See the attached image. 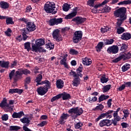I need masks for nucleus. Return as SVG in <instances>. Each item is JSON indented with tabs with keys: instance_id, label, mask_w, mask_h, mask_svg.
<instances>
[{
	"instance_id": "0eeeda50",
	"label": "nucleus",
	"mask_w": 131,
	"mask_h": 131,
	"mask_svg": "<svg viewBox=\"0 0 131 131\" xmlns=\"http://www.w3.org/2000/svg\"><path fill=\"white\" fill-rule=\"evenodd\" d=\"M51 83L48 84H45L43 86H40L38 89H37V92L38 93V95L40 96H45L46 93L49 92V90L50 89H52L51 86Z\"/></svg>"
},
{
	"instance_id": "412c9836",
	"label": "nucleus",
	"mask_w": 131,
	"mask_h": 131,
	"mask_svg": "<svg viewBox=\"0 0 131 131\" xmlns=\"http://www.w3.org/2000/svg\"><path fill=\"white\" fill-rule=\"evenodd\" d=\"M9 94H14L16 93L17 94H18V95H21V94L23 93V90L19 89H9Z\"/></svg>"
},
{
	"instance_id": "b1692460",
	"label": "nucleus",
	"mask_w": 131,
	"mask_h": 131,
	"mask_svg": "<svg viewBox=\"0 0 131 131\" xmlns=\"http://www.w3.org/2000/svg\"><path fill=\"white\" fill-rule=\"evenodd\" d=\"M52 36L56 41H61L62 40V35L60 33H52Z\"/></svg>"
},
{
	"instance_id": "f03ea898",
	"label": "nucleus",
	"mask_w": 131,
	"mask_h": 131,
	"mask_svg": "<svg viewBox=\"0 0 131 131\" xmlns=\"http://www.w3.org/2000/svg\"><path fill=\"white\" fill-rule=\"evenodd\" d=\"M15 71V70H13L9 74V79L11 80L13 78L14 82H17L18 80L21 79L23 78L22 76L23 74L27 75L31 73L30 70L27 69L25 70H23V69H18L17 71Z\"/></svg>"
},
{
	"instance_id": "a19ab883",
	"label": "nucleus",
	"mask_w": 131,
	"mask_h": 131,
	"mask_svg": "<svg viewBox=\"0 0 131 131\" xmlns=\"http://www.w3.org/2000/svg\"><path fill=\"white\" fill-rule=\"evenodd\" d=\"M110 89H111V84L106 85L102 89V92L103 93H107V92H109V91H110Z\"/></svg>"
},
{
	"instance_id": "c85d7f7f",
	"label": "nucleus",
	"mask_w": 131,
	"mask_h": 131,
	"mask_svg": "<svg viewBox=\"0 0 131 131\" xmlns=\"http://www.w3.org/2000/svg\"><path fill=\"white\" fill-rule=\"evenodd\" d=\"M0 7L1 9H8L9 8V3L5 1H1L0 2Z\"/></svg>"
},
{
	"instance_id": "4be33fe9",
	"label": "nucleus",
	"mask_w": 131,
	"mask_h": 131,
	"mask_svg": "<svg viewBox=\"0 0 131 131\" xmlns=\"http://www.w3.org/2000/svg\"><path fill=\"white\" fill-rule=\"evenodd\" d=\"M121 57H122V59H123V61L129 60L131 58V53L129 52H128L127 53H123L121 55Z\"/></svg>"
},
{
	"instance_id": "680f3d73",
	"label": "nucleus",
	"mask_w": 131,
	"mask_h": 131,
	"mask_svg": "<svg viewBox=\"0 0 131 131\" xmlns=\"http://www.w3.org/2000/svg\"><path fill=\"white\" fill-rule=\"evenodd\" d=\"M121 125L122 128H126L127 127H128V126H129V125L128 124V123L126 122L121 123Z\"/></svg>"
},
{
	"instance_id": "ea45409f",
	"label": "nucleus",
	"mask_w": 131,
	"mask_h": 131,
	"mask_svg": "<svg viewBox=\"0 0 131 131\" xmlns=\"http://www.w3.org/2000/svg\"><path fill=\"white\" fill-rule=\"evenodd\" d=\"M109 78H106L105 75L101 76L100 77V81L101 83H106L108 82Z\"/></svg>"
},
{
	"instance_id": "774afa93",
	"label": "nucleus",
	"mask_w": 131,
	"mask_h": 131,
	"mask_svg": "<svg viewBox=\"0 0 131 131\" xmlns=\"http://www.w3.org/2000/svg\"><path fill=\"white\" fill-rule=\"evenodd\" d=\"M104 11L107 13H109V12L111 11V8L109 6H106V7H104Z\"/></svg>"
},
{
	"instance_id": "79ce46f5",
	"label": "nucleus",
	"mask_w": 131,
	"mask_h": 131,
	"mask_svg": "<svg viewBox=\"0 0 131 131\" xmlns=\"http://www.w3.org/2000/svg\"><path fill=\"white\" fill-rule=\"evenodd\" d=\"M59 99H61V94H60L52 97L51 99V103H53V102H55V101L57 100H59Z\"/></svg>"
},
{
	"instance_id": "0e129e2a",
	"label": "nucleus",
	"mask_w": 131,
	"mask_h": 131,
	"mask_svg": "<svg viewBox=\"0 0 131 131\" xmlns=\"http://www.w3.org/2000/svg\"><path fill=\"white\" fill-rule=\"evenodd\" d=\"M125 89V85L124 84H123L121 86L119 87V88L117 89V91H119V92H121L122 91H123Z\"/></svg>"
},
{
	"instance_id": "49530a36",
	"label": "nucleus",
	"mask_w": 131,
	"mask_h": 131,
	"mask_svg": "<svg viewBox=\"0 0 131 131\" xmlns=\"http://www.w3.org/2000/svg\"><path fill=\"white\" fill-rule=\"evenodd\" d=\"M83 69V67H82V64H80L78 68L76 69V74H81V72H82Z\"/></svg>"
},
{
	"instance_id": "6e6552de",
	"label": "nucleus",
	"mask_w": 131,
	"mask_h": 131,
	"mask_svg": "<svg viewBox=\"0 0 131 131\" xmlns=\"http://www.w3.org/2000/svg\"><path fill=\"white\" fill-rule=\"evenodd\" d=\"M69 114H76V117L77 116H80L83 113V110L82 108L76 107L75 108H72L68 111Z\"/></svg>"
},
{
	"instance_id": "bf43d9fd",
	"label": "nucleus",
	"mask_w": 131,
	"mask_h": 131,
	"mask_svg": "<svg viewBox=\"0 0 131 131\" xmlns=\"http://www.w3.org/2000/svg\"><path fill=\"white\" fill-rule=\"evenodd\" d=\"M69 30H70V28L66 27L61 29V32L62 33H67Z\"/></svg>"
},
{
	"instance_id": "473e14b6",
	"label": "nucleus",
	"mask_w": 131,
	"mask_h": 131,
	"mask_svg": "<svg viewBox=\"0 0 131 131\" xmlns=\"http://www.w3.org/2000/svg\"><path fill=\"white\" fill-rule=\"evenodd\" d=\"M9 64H10V62L9 61H2V63L1 64V67L2 68H6V69H8V68H9Z\"/></svg>"
},
{
	"instance_id": "cd10ccee",
	"label": "nucleus",
	"mask_w": 131,
	"mask_h": 131,
	"mask_svg": "<svg viewBox=\"0 0 131 131\" xmlns=\"http://www.w3.org/2000/svg\"><path fill=\"white\" fill-rule=\"evenodd\" d=\"M103 46H104V42H99L95 47L96 51L98 53H100V52H101V50L103 49Z\"/></svg>"
},
{
	"instance_id": "4c0bfd02",
	"label": "nucleus",
	"mask_w": 131,
	"mask_h": 131,
	"mask_svg": "<svg viewBox=\"0 0 131 131\" xmlns=\"http://www.w3.org/2000/svg\"><path fill=\"white\" fill-rule=\"evenodd\" d=\"M19 129H21V127L18 126H13L11 125L9 127L10 131H14V130H19Z\"/></svg>"
},
{
	"instance_id": "c9c22d12",
	"label": "nucleus",
	"mask_w": 131,
	"mask_h": 131,
	"mask_svg": "<svg viewBox=\"0 0 131 131\" xmlns=\"http://www.w3.org/2000/svg\"><path fill=\"white\" fill-rule=\"evenodd\" d=\"M46 47L47 49H49V50H54L55 45L51 42H49L46 45Z\"/></svg>"
},
{
	"instance_id": "c756f323",
	"label": "nucleus",
	"mask_w": 131,
	"mask_h": 131,
	"mask_svg": "<svg viewBox=\"0 0 131 131\" xmlns=\"http://www.w3.org/2000/svg\"><path fill=\"white\" fill-rule=\"evenodd\" d=\"M88 58H85L82 60V63L83 65H85L86 66H89L92 64V61L90 60Z\"/></svg>"
},
{
	"instance_id": "2f4dec72",
	"label": "nucleus",
	"mask_w": 131,
	"mask_h": 131,
	"mask_svg": "<svg viewBox=\"0 0 131 131\" xmlns=\"http://www.w3.org/2000/svg\"><path fill=\"white\" fill-rule=\"evenodd\" d=\"M130 68V64L128 63H125L123 67H122V72H125L127 71L128 69Z\"/></svg>"
},
{
	"instance_id": "37998d69",
	"label": "nucleus",
	"mask_w": 131,
	"mask_h": 131,
	"mask_svg": "<svg viewBox=\"0 0 131 131\" xmlns=\"http://www.w3.org/2000/svg\"><path fill=\"white\" fill-rule=\"evenodd\" d=\"M131 4V0H125L124 1L120 2L118 4L119 6L120 5H130Z\"/></svg>"
},
{
	"instance_id": "1a4fd4ad",
	"label": "nucleus",
	"mask_w": 131,
	"mask_h": 131,
	"mask_svg": "<svg viewBox=\"0 0 131 131\" xmlns=\"http://www.w3.org/2000/svg\"><path fill=\"white\" fill-rule=\"evenodd\" d=\"M27 28H24L21 30L22 33H27L28 31H34L36 29L34 23L29 22L27 23Z\"/></svg>"
},
{
	"instance_id": "7c9ffc66",
	"label": "nucleus",
	"mask_w": 131,
	"mask_h": 131,
	"mask_svg": "<svg viewBox=\"0 0 131 131\" xmlns=\"http://www.w3.org/2000/svg\"><path fill=\"white\" fill-rule=\"evenodd\" d=\"M36 82L37 83L36 84V86H38V85H42V84H49L50 83H51V82H50L48 80H46L42 81L41 82L38 81V82Z\"/></svg>"
},
{
	"instance_id": "603ef678",
	"label": "nucleus",
	"mask_w": 131,
	"mask_h": 131,
	"mask_svg": "<svg viewBox=\"0 0 131 131\" xmlns=\"http://www.w3.org/2000/svg\"><path fill=\"white\" fill-rule=\"evenodd\" d=\"M114 112V111L113 110H110L106 112V114L107 115V117L110 119V118H112V113Z\"/></svg>"
},
{
	"instance_id": "7ed1b4c3",
	"label": "nucleus",
	"mask_w": 131,
	"mask_h": 131,
	"mask_svg": "<svg viewBox=\"0 0 131 131\" xmlns=\"http://www.w3.org/2000/svg\"><path fill=\"white\" fill-rule=\"evenodd\" d=\"M70 75H72L74 77V80L72 81V84L74 86H78L79 84H80V81H81V79H80V77H82V74H76V72L73 71L72 70H71L70 72Z\"/></svg>"
},
{
	"instance_id": "a878e982",
	"label": "nucleus",
	"mask_w": 131,
	"mask_h": 131,
	"mask_svg": "<svg viewBox=\"0 0 131 131\" xmlns=\"http://www.w3.org/2000/svg\"><path fill=\"white\" fill-rule=\"evenodd\" d=\"M121 38L123 40H128V39H130V33H123V34L121 35Z\"/></svg>"
},
{
	"instance_id": "a18cd8bd",
	"label": "nucleus",
	"mask_w": 131,
	"mask_h": 131,
	"mask_svg": "<svg viewBox=\"0 0 131 131\" xmlns=\"http://www.w3.org/2000/svg\"><path fill=\"white\" fill-rule=\"evenodd\" d=\"M128 49V47L126 45L125 43H122L121 46V48L120 49V51H121L122 52H124L126 51Z\"/></svg>"
},
{
	"instance_id": "052dcab7",
	"label": "nucleus",
	"mask_w": 131,
	"mask_h": 131,
	"mask_svg": "<svg viewBox=\"0 0 131 131\" xmlns=\"http://www.w3.org/2000/svg\"><path fill=\"white\" fill-rule=\"evenodd\" d=\"M2 119L4 121H7L9 119V115L8 114H4L2 117Z\"/></svg>"
},
{
	"instance_id": "e433bc0d",
	"label": "nucleus",
	"mask_w": 131,
	"mask_h": 131,
	"mask_svg": "<svg viewBox=\"0 0 131 131\" xmlns=\"http://www.w3.org/2000/svg\"><path fill=\"white\" fill-rule=\"evenodd\" d=\"M104 45L108 46V45H112L114 42L113 39H106L104 40Z\"/></svg>"
},
{
	"instance_id": "2eb2a0df",
	"label": "nucleus",
	"mask_w": 131,
	"mask_h": 131,
	"mask_svg": "<svg viewBox=\"0 0 131 131\" xmlns=\"http://www.w3.org/2000/svg\"><path fill=\"white\" fill-rule=\"evenodd\" d=\"M86 20V18L85 17H82L80 16H77L76 17H74L72 21H74L76 23V24H82V23H84L85 22V20Z\"/></svg>"
},
{
	"instance_id": "f3484780",
	"label": "nucleus",
	"mask_w": 131,
	"mask_h": 131,
	"mask_svg": "<svg viewBox=\"0 0 131 131\" xmlns=\"http://www.w3.org/2000/svg\"><path fill=\"white\" fill-rule=\"evenodd\" d=\"M67 57H68V54H66L63 56V59H62L60 61V65H63L64 67V68H67V69H68L69 68V66H68V64L67 63Z\"/></svg>"
},
{
	"instance_id": "f704fd0d",
	"label": "nucleus",
	"mask_w": 131,
	"mask_h": 131,
	"mask_svg": "<svg viewBox=\"0 0 131 131\" xmlns=\"http://www.w3.org/2000/svg\"><path fill=\"white\" fill-rule=\"evenodd\" d=\"M83 126V123L81 122H79L74 124V127L76 129H80V127H82Z\"/></svg>"
},
{
	"instance_id": "58836bf2",
	"label": "nucleus",
	"mask_w": 131,
	"mask_h": 131,
	"mask_svg": "<svg viewBox=\"0 0 131 131\" xmlns=\"http://www.w3.org/2000/svg\"><path fill=\"white\" fill-rule=\"evenodd\" d=\"M24 47L25 50H27L28 52H30V50H31V47L30 46V42H27L24 43Z\"/></svg>"
},
{
	"instance_id": "de8ad7c7",
	"label": "nucleus",
	"mask_w": 131,
	"mask_h": 131,
	"mask_svg": "<svg viewBox=\"0 0 131 131\" xmlns=\"http://www.w3.org/2000/svg\"><path fill=\"white\" fill-rule=\"evenodd\" d=\"M42 80V75L38 74L36 79H35V82H38V81H41Z\"/></svg>"
},
{
	"instance_id": "bb28decb",
	"label": "nucleus",
	"mask_w": 131,
	"mask_h": 131,
	"mask_svg": "<svg viewBox=\"0 0 131 131\" xmlns=\"http://www.w3.org/2000/svg\"><path fill=\"white\" fill-rule=\"evenodd\" d=\"M110 97V96L109 95H105L104 94L101 95L98 98V102L101 103V102H103V101H105V100L109 99Z\"/></svg>"
},
{
	"instance_id": "4d7b16f0",
	"label": "nucleus",
	"mask_w": 131,
	"mask_h": 131,
	"mask_svg": "<svg viewBox=\"0 0 131 131\" xmlns=\"http://www.w3.org/2000/svg\"><path fill=\"white\" fill-rule=\"evenodd\" d=\"M47 124H48V122L47 121H43L40 123L38 124L37 126L42 127V126H45V125H47Z\"/></svg>"
},
{
	"instance_id": "a211bd4d",
	"label": "nucleus",
	"mask_w": 131,
	"mask_h": 131,
	"mask_svg": "<svg viewBox=\"0 0 131 131\" xmlns=\"http://www.w3.org/2000/svg\"><path fill=\"white\" fill-rule=\"evenodd\" d=\"M74 12L70 13L69 15L65 17V19H72L73 17H75L77 14V7H75L73 9Z\"/></svg>"
},
{
	"instance_id": "f8f14e48",
	"label": "nucleus",
	"mask_w": 131,
	"mask_h": 131,
	"mask_svg": "<svg viewBox=\"0 0 131 131\" xmlns=\"http://www.w3.org/2000/svg\"><path fill=\"white\" fill-rule=\"evenodd\" d=\"M99 125L100 127H104V126H110L112 125V123H111V120L105 119L101 120L99 123Z\"/></svg>"
},
{
	"instance_id": "f257e3e1",
	"label": "nucleus",
	"mask_w": 131,
	"mask_h": 131,
	"mask_svg": "<svg viewBox=\"0 0 131 131\" xmlns=\"http://www.w3.org/2000/svg\"><path fill=\"white\" fill-rule=\"evenodd\" d=\"M126 8L125 7H121L114 11V16L117 19V25L119 26L117 28V33H123L125 31L124 28L121 26V24L126 20Z\"/></svg>"
},
{
	"instance_id": "69168bd1",
	"label": "nucleus",
	"mask_w": 131,
	"mask_h": 131,
	"mask_svg": "<svg viewBox=\"0 0 131 131\" xmlns=\"http://www.w3.org/2000/svg\"><path fill=\"white\" fill-rule=\"evenodd\" d=\"M112 99H110L107 102V105L108 108H111V105H112Z\"/></svg>"
},
{
	"instance_id": "dca6fc26",
	"label": "nucleus",
	"mask_w": 131,
	"mask_h": 131,
	"mask_svg": "<svg viewBox=\"0 0 131 131\" xmlns=\"http://www.w3.org/2000/svg\"><path fill=\"white\" fill-rule=\"evenodd\" d=\"M114 119L112 120V124H114V126H116L117 125V122L120 121L121 118L118 116V114H113Z\"/></svg>"
},
{
	"instance_id": "6ab92c4d",
	"label": "nucleus",
	"mask_w": 131,
	"mask_h": 131,
	"mask_svg": "<svg viewBox=\"0 0 131 131\" xmlns=\"http://www.w3.org/2000/svg\"><path fill=\"white\" fill-rule=\"evenodd\" d=\"M22 116H24V112L20 111L18 113L14 112L12 115V118H21Z\"/></svg>"
},
{
	"instance_id": "5701e85b",
	"label": "nucleus",
	"mask_w": 131,
	"mask_h": 131,
	"mask_svg": "<svg viewBox=\"0 0 131 131\" xmlns=\"http://www.w3.org/2000/svg\"><path fill=\"white\" fill-rule=\"evenodd\" d=\"M20 121L22 122V123L26 124L25 126H28V125L30 124V120H29V118L24 117L20 119Z\"/></svg>"
},
{
	"instance_id": "393cba45",
	"label": "nucleus",
	"mask_w": 131,
	"mask_h": 131,
	"mask_svg": "<svg viewBox=\"0 0 131 131\" xmlns=\"http://www.w3.org/2000/svg\"><path fill=\"white\" fill-rule=\"evenodd\" d=\"M61 95V98H62V100H69V99H71V96L66 92H63L62 94H59Z\"/></svg>"
},
{
	"instance_id": "09e8293b",
	"label": "nucleus",
	"mask_w": 131,
	"mask_h": 131,
	"mask_svg": "<svg viewBox=\"0 0 131 131\" xmlns=\"http://www.w3.org/2000/svg\"><path fill=\"white\" fill-rule=\"evenodd\" d=\"M109 30H110V28H109L108 27H103V28H101V32L102 33L107 32V31H109Z\"/></svg>"
},
{
	"instance_id": "423d86ee",
	"label": "nucleus",
	"mask_w": 131,
	"mask_h": 131,
	"mask_svg": "<svg viewBox=\"0 0 131 131\" xmlns=\"http://www.w3.org/2000/svg\"><path fill=\"white\" fill-rule=\"evenodd\" d=\"M56 9V5L53 2H47L44 6V10L48 14H56L57 11H55Z\"/></svg>"
},
{
	"instance_id": "20e7f679",
	"label": "nucleus",
	"mask_w": 131,
	"mask_h": 131,
	"mask_svg": "<svg viewBox=\"0 0 131 131\" xmlns=\"http://www.w3.org/2000/svg\"><path fill=\"white\" fill-rule=\"evenodd\" d=\"M96 1L97 0H89L88 2V6H90V7H94V8L92 9L93 13H97L98 8H100V7H102V6H105L106 4L109 3V0H104L101 4H96L94 6V4H95Z\"/></svg>"
},
{
	"instance_id": "864d4df0",
	"label": "nucleus",
	"mask_w": 131,
	"mask_h": 131,
	"mask_svg": "<svg viewBox=\"0 0 131 131\" xmlns=\"http://www.w3.org/2000/svg\"><path fill=\"white\" fill-rule=\"evenodd\" d=\"M70 55H77V54H78V51L75 49H71L70 50Z\"/></svg>"
},
{
	"instance_id": "338daca9",
	"label": "nucleus",
	"mask_w": 131,
	"mask_h": 131,
	"mask_svg": "<svg viewBox=\"0 0 131 131\" xmlns=\"http://www.w3.org/2000/svg\"><path fill=\"white\" fill-rule=\"evenodd\" d=\"M68 114L63 113L60 117H61V118H62L63 119H64V120H66V119H67V118L68 117Z\"/></svg>"
},
{
	"instance_id": "13d9d810",
	"label": "nucleus",
	"mask_w": 131,
	"mask_h": 131,
	"mask_svg": "<svg viewBox=\"0 0 131 131\" xmlns=\"http://www.w3.org/2000/svg\"><path fill=\"white\" fill-rule=\"evenodd\" d=\"M123 113L124 114V117L126 119L127 117H128V115H129V112L127 110H125L123 111Z\"/></svg>"
},
{
	"instance_id": "c03bdc74",
	"label": "nucleus",
	"mask_w": 131,
	"mask_h": 131,
	"mask_svg": "<svg viewBox=\"0 0 131 131\" xmlns=\"http://www.w3.org/2000/svg\"><path fill=\"white\" fill-rule=\"evenodd\" d=\"M62 9L64 12H68L70 9V5L66 3L63 5Z\"/></svg>"
},
{
	"instance_id": "6e6d98bb",
	"label": "nucleus",
	"mask_w": 131,
	"mask_h": 131,
	"mask_svg": "<svg viewBox=\"0 0 131 131\" xmlns=\"http://www.w3.org/2000/svg\"><path fill=\"white\" fill-rule=\"evenodd\" d=\"M103 118H105V116L103 113L101 114L100 115L95 119L96 122H98L99 120H100V119H103Z\"/></svg>"
},
{
	"instance_id": "e2e57ef3",
	"label": "nucleus",
	"mask_w": 131,
	"mask_h": 131,
	"mask_svg": "<svg viewBox=\"0 0 131 131\" xmlns=\"http://www.w3.org/2000/svg\"><path fill=\"white\" fill-rule=\"evenodd\" d=\"M124 85L125 88H131V81H124Z\"/></svg>"
},
{
	"instance_id": "5fc2aeb1",
	"label": "nucleus",
	"mask_w": 131,
	"mask_h": 131,
	"mask_svg": "<svg viewBox=\"0 0 131 131\" xmlns=\"http://www.w3.org/2000/svg\"><path fill=\"white\" fill-rule=\"evenodd\" d=\"M31 82V77L30 76L27 77L25 79V83L29 84Z\"/></svg>"
},
{
	"instance_id": "ddd939ff",
	"label": "nucleus",
	"mask_w": 131,
	"mask_h": 131,
	"mask_svg": "<svg viewBox=\"0 0 131 131\" xmlns=\"http://www.w3.org/2000/svg\"><path fill=\"white\" fill-rule=\"evenodd\" d=\"M119 50L118 46L113 45L107 48V52L108 54H117Z\"/></svg>"
},
{
	"instance_id": "8fccbe9b",
	"label": "nucleus",
	"mask_w": 131,
	"mask_h": 131,
	"mask_svg": "<svg viewBox=\"0 0 131 131\" xmlns=\"http://www.w3.org/2000/svg\"><path fill=\"white\" fill-rule=\"evenodd\" d=\"M121 60H122V56H121V55H120L117 58L113 60L112 62L113 63H118V62H119V61H121Z\"/></svg>"
},
{
	"instance_id": "4468645a",
	"label": "nucleus",
	"mask_w": 131,
	"mask_h": 131,
	"mask_svg": "<svg viewBox=\"0 0 131 131\" xmlns=\"http://www.w3.org/2000/svg\"><path fill=\"white\" fill-rule=\"evenodd\" d=\"M82 38V33H74L73 37V41L74 43H77L78 41L81 40Z\"/></svg>"
},
{
	"instance_id": "3c124183",
	"label": "nucleus",
	"mask_w": 131,
	"mask_h": 131,
	"mask_svg": "<svg viewBox=\"0 0 131 131\" xmlns=\"http://www.w3.org/2000/svg\"><path fill=\"white\" fill-rule=\"evenodd\" d=\"M104 109V105L103 104H98V105L96 106L95 110H100V111H102Z\"/></svg>"
},
{
	"instance_id": "72a5a7b5",
	"label": "nucleus",
	"mask_w": 131,
	"mask_h": 131,
	"mask_svg": "<svg viewBox=\"0 0 131 131\" xmlns=\"http://www.w3.org/2000/svg\"><path fill=\"white\" fill-rule=\"evenodd\" d=\"M6 19V24H7V25H13V24H14V21H13V18L12 17H7L6 16V18H5Z\"/></svg>"
},
{
	"instance_id": "9d476101",
	"label": "nucleus",
	"mask_w": 131,
	"mask_h": 131,
	"mask_svg": "<svg viewBox=\"0 0 131 131\" xmlns=\"http://www.w3.org/2000/svg\"><path fill=\"white\" fill-rule=\"evenodd\" d=\"M0 107L1 108H5V107H6V109H8L10 111H13L14 105L11 106L10 104H8V100H7V98L5 97L0 103Z\"/></svg>"
},
{
	"instance_id": "9b49d317",
	"label": "nucleus",
	"mask_w": 131,
	"mask_h": 131,
	"mask_svg": "<svg viewBox=\"0 0 131 131\" xmlns=\"http://www.w3.org/2000/svg\"><path fill=\"white\" fill-rule=\"evenodd\" d=\"M63 22V18H51L49 20V23L50 26H54V25H58V24H61Z\"/></svg>"
},
{
	"instance_id": "aec40b11",
	"label": "nucleus",
	"mask_w": 131,
	"mask_h": 131,
	"mask_svg": "<svg viewBox=\"0 0 131 131\" xmlns=\"http://www.w3.org/2000/svg\"><path fill=\"white\" fill-rule=\"evenodd\" d=\"M56 88L57 89H63V88H64V81H63V80L61 79H58L56 81Z\"/></svg>"
},
{
	"instance_id": "39448f33",
	"label": "nucleus",
	"mask_w": 131,
	"mask_h": 131,
	"mask_svg": "<svg viewBox=\"0 0 131 131\" xmlns=\"http://www.w3.org/2000/svg\"><path fill=\"white\" fill-rule=\"evenodd\" d=\"M34 43H32V52H37L39 50V48L46 45L45 39L40 38L37 39Z\"/></svg>"
}]
</instances>
